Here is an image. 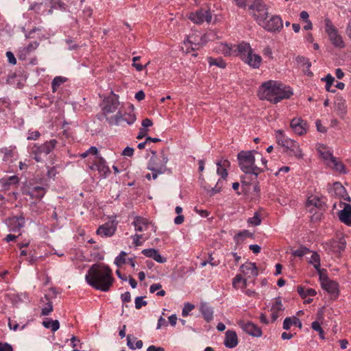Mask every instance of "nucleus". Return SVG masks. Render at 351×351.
Wrapping results in <instances>:
<instances>
[{
  "label": "nucleus",
  "instance_id": "a211bd4d",
  "mask_svg": "<svg viewBox=\"0 0 351 351\" xmlns=\"http://www.w3.org/2000/svg\"><path fill=\"white\" fill-rule=\"evenodd\" d=\"M104 101L105 106L103 108V112L105 114L115 112L119 106L118 99L114 97L108 98Z\"/></svg>",
  "mask_w": 351,
  "mask_h": 351
},
{
  "label": "nucleus",
  "instance_id": "c85d7f7f",
  "mask_svg": "<svg viewBox=\"0 0 351 351\" xmlns=\"http://www.w3.org/2000/svg\"><path fill=\"white\" fill-rule=\"evenodd\" d=\"M295 60L300 66H306V70H305L304 72L307 75L311 76L313 75V73L309 70L310 67L311 66V63L308 58L304 56H298Z\"/></svg>",
  "mask_w": 351,
  "mask_h": 351
},
{
  "label": "nucleus",
  "instance_id": "423d86ee",
  "mask_svg": "<svg viewBox=\"0 0 351 351\" xmlns=\"http://www.w3.org/2000/svg\"><path fill=\"white\" fill-rule=\"evenodd\" d=\"M168 157L165 154L164 149L160 152V157H151L148 163L147 169L151 171H158L159 173H171L170 169L167 167L168 162Z\"/></svg>",
  "mask_w": 351,
  "mask_h": 351
},
{
  "label": "nucleus",
  "instance_id": "ddd939ff",
  "mask_svg": "<svg viewBox=\"0 0 351 351\" xmlns=\"http://www.w3.org/2000/svg\"><path fill=\"white\" fill-rule=\"evenodd\" d=\"M263 26L268 32L280 31L282 27V21L279 16H273L269 20L265 21L262 24Z\"/></svg>",
  "mask_w": 351,
  "mask_h": 351
},
{
  "label": "nucleus",
  "instance_id": "f704fd0d",
  "mask_svg": "<svg viewBox=\"0 0 351 351\" xmlns=\"http://www.w3.org/2000/svg\"><path fill=\"white\" fill-rule=\"evenodd\" d=\"M221 180L219 179L214 187L210 186H204V189L208 192L210 196H213L216 193H218L221 190Z\"/></svg>",
  "mask_w": 351,
  "mask_h": 351
},
{
  "label": "nucleus",
  "instance_id": "b1692460",
  "mask_svg": "<svg viewBox=\"0 0 351 351\" xmlns=\"http://www.w3.org/2000/svg\"><path fill=\"white\" fill-rule=\"evenodd\" d=\"M241 271L245 274L248 275L249 277H256L258 276V269L254 263H245L240 267Z\"/></svg>",
  "mask_w": 351,
  "mask_h": 351
},
{
  "label": "nucleus",
  "instance_id": "39448f33",
  "mask_svg": "<svg viewBox=\"0 0 351 351\" xmlns=\"http://www.w3.org/2000/svg\"><path fill=\"white\" fill-rule=\"evenodd\" d=\"M248 9L258 24H262L268 17V8L262 0H254Z\"/></svg>",
  "mask_w": 351,
  "mask_h": 351
},
{
  "label": "nucleus",
  "instance_id": "58836bf2",
  "mask_svg": "<svg viewBox=\"0 0 351 351\" xmlns=\"http://www.w3.org/2000/svg\"><path fill=\"white\" fill-rule=\"evenodd\" d=\"M253 234L247 230L239 232L234 236V240L237 243L243 241L246 237H252Z\"/></svg>",
  "mask_w": 351,
  "mask_h": 351
},
{
  "label": "nucleus",
  "instance_id": "79ce46f5",
  "mask_svg": "<svg viewBox=\"0 0 351 351\" xmlns=\"http://www.w3.org/2000/svg\"><path fill=\"white\" fill-rule=\"evenodd\" d=\"M310 252H311V250L308 248H307L306 247H304V246H301L300 248L294 250L292 252V254L294 256L302 257L303 256H304L307 254H309Z\"/></svg>",
  "mask_w": 351,
  "mask_h": 351
},
{
  "label": "nucleus",
  "instance_id": "6ab92c4d",
  "mask_svg": "<svg viewBox=\"0 0 351 351\" xmlns=\"http://www.w3.org/2000/svg\"><path fill=\"white\" fill-rule=\"evenodd\" d=\"M223 343L228 348L236 347L238 344V337L236 332L230 330H227Z\"/></svg>",
  "mask_w": 351,
  "mask_h": 351
},
{
  "label": "nucleus",
  "instance_id": "5701e85b",
  "mask_svg": "<svg viewBox=\"0 0 351 351\" xmlns=\"http://www.w3.org/2000/svg\"><path fill=\"white\" fill-rule=\"evenodd\" d=\"M141 253L147 257L152 258L160 263H164L167 261L166 258L162 256L158 251L154 248L143 250Z\"/></svg>",
  "mask_w": 351,
  "mask_h": 351
},
{
  "label": "nucleus",
  "instance_id": "052dcab7",
  "mask_svg": "<svg viewBox=\"0 0 351 351\" xmlns=\"http://www.w3.org/2000/svg\"><path fill=\"white\" fill-rule=\"evenodd\" d=\"M40 136L38 131L29 132L27 140H36Z\"/></svg>",
  "mask_w": 351,
  "mask_h": 351
},
{
  "label": "nucleus",
  "instance_id": "e433bc0d",
  "mask_svg": "<svg viewBox=\"0 0 351 351\" xmlns=\"http://www.w3.org/2000/svg\"><path fill=\"white\" fill-rule=\"evenodd\" d=\"M208 63L210 66L215 65L221 69L226 66V63L221 58H213L210 57L208 58Z\"/></svg>",
  "mask_w": 351,
  "mask_h": 351
},
{
  "label": "nucleus",
  "instance_id": "a18cd8bd",
  "mask_svg": "<svg viewBox=\"0 0 351 351\" xmlns=\"http://www.w3.org/2000/svg\"><path fill=\"white\" fill-rule=\"evenodd\" d=\"M13 220L15 223V227L13 228L14 231L19 230L25 225V218L22 215L15 217Z\"/></svg>",
  "mask_w": 351,
  "mask_h": 351
},
{
  "label": "nucleus",
  "instance_id": "4be33fe9",
  "mask_svg": "<svg viewBox=\"0 0 351 351\" xmlns=\"http://www.w3.org/2000/svg\"><path fill=\"white\" fill-rule=\"evenodd\" d=\"M217 166V173L221 178L225 180L228 176L227 169L230 166V162L227 159H221L216 162Z\"/></svg>",
  "mask_w": 351,
  "mask_h": 351
},
{
  "label": "nucleus",
  "instance_id": "9d476101",
  "mask_svg": "<svg viewBox=\"0 0 351 351\" xmlns=\"http://www.w3.org/2000/svg\"><path fill=\"white\" fill-rule=\"evenodd\" d=\"M136 115L133 112L122 114L118 112L114 116L110 118H106L110 125H121L123 121L126 122L128 125L133 124L136 121Z\"/></svg>",
  "mask_w": 351,
  "mask_h": 351
},
{
  "label": "nucleus",
  "instance_id": "de8ad7c7",
  "mask_svg": "<svg viewBox=\"0 0 351 351\" xmlns=\"http://www.w3.org/2000/svg\"><path fill=\"white\" fill-rule=\"evenodd\" d=\"M247 222L249 224L256 226L261 224V219L258 213H255L252 217H250L247 219Z\"/></svg>",
  "mask_w": 351,
  "mask_h": 351
},
{
  "label": "nucleus",
  "instance_id": "c03bdc74",
  "mask_svg": "<svg viewBox=\"0 0 351 351\" xmlns=\"http://www.w3.org/2000/svg\"><path fill=\"white\" fill-rule=\"evenodd\" d=\"M326 82V89L327 91L335 93V90L330 89L331 86L332 85L335 78L330 74H328L326 77L322 79Z\"/></svg>",
  "mask_w": 351,
  "mask_h": 351
},
{
  "label": "nucleus",
  "instance_id": "bb28decb",
  "mask_svg": "<svg viewBox=\"0 0 351 351\" xmlns=\"http://www.w3.org/2000/svg\"><path fill=\"white\" fill-rule=\"evenodd\" d=\"M199 311L207 322H210L213 319V308L208 303L202 302L199 306Z\"/></svg>",
  "mask_w": 351,
  "mask_h": 351
},
{
  "label": "nucleus",
  "instance_id": "37998d69",
  "mask_svg": "<svg viewBox=\"0 0 351 351\" xmlns=\"http://www.w3.org/2000/svg\"><path fill=\"white\" fill-rule=\"evenodd\" d=\"M64 82V78L61 76H57L54 77L51 82L52 91L56 92L57 88L60 86V84H62Z\"/></svg>",
  "mask_w": 351,
  "mask_h": 351
},
{
  "label": "nucleus",
  "instance_id": "0eeeda50",
  "mask_svg": "<svg viewBox=\"0 0 351 351\" xmlns=\"http://www.w3.org/2000/svg\"><path fill=\"white\" fill-rule=\"evenodd\" d=\"M325 32L328 36L329 40L332 44L337 48H343L345 47L342 36L339 34L338 29L334 26L332 21L328 18L324 19Z\"/></svg>",
  "mask_w": 351,
  "mask_h": 351
},
{
  "label": "nucleus",
  "instance_id": "cd10ccee",
  "mask_svg": "<svg viewBox=\"0 0 351 351\" xmlns=\"http://www.w3.org/2000/svg\"><path fill=\"white\" fill-rule=\"evenodd\" d=\"M135 230L138 232L144 231L147 227L146 219L141 217H136L132 222Z\"/></svg>",
  "mask_w": 351,
  "mask_h": 351
},
{
  "label": "nucleus",
  "instance_id": "2eb2a0df",
  "mask_svg": "<svg viewBox=\"0 0 351 351\" xmlns=\"http://www.w3.org/2000/svg\"><path fill=\"white\" fill-rule=\"evenodd\" d=\"M239 325L246 333L251 336L259 337L262 335L261 329L252 322L240 321Z\"/></svg>",
  "mask_w": 351,
  "mask_h": 351
},
{
  "label": "nucleus",
  "instance_id": "49530a36",
  "mask_svg": "<svg viewBox=\"0 0 351 351\" xmlns=\"http://www.w3.org/2000/svg\"><path fill=\"white\" fill-rule=\"evenodd\" d=\"M51 4L52 9H55V10L59 9L62 11H66V5L64 2H62L60 0L51 1Z\"/></svg>",
  "mask_w": 351,
  "mask_h": 351
},
{
  "label": "nucleus",
  "instance_id": "7c9ffc66",
  "mask_svg": "<svg viewBox=\"0 0 351 351\" xmlns=\"http://www.w3.org/2000/svg\"><path fill=\"white\" fill-rule=\"evenodd\" d=\"M97 160L96 162L97 169L104 175H106L107 173L110 172L109 167L106 165L105 160L101 156H97Z\"/></svg>",
  "mask_w": 351,
  "mask_h": 351
},
{
  "label": "nucleus",
  "instance_id": "13d9d810",
  "mask_svg": "<svg viewBox=\"0 0 351 351\" xmlns=\"http://www.w3.org/2000/svg\"><path fill=\"white\" fill-rule=\"evenodd\" d=\"M0 351H13V348L8 343L0 341Z\"/></svg>",
  "mask_w": 351,
  "mask_h": 351
},
{
  "label": "nucleus",
  "instance_id": "09e8293b",
  "mask_svg": "<svg viewBox=\"0 0 351 351\" xmlns=\"http://www.w3.org/2000/svg\"><path fill=\"white\" fill-rule=\"evenodd\" d=\"M125 256H126V253L124 251L121 252L119 255L116 257V258L114 260V264L118 267H120L121 265L125 264Z\"/></svg>",
  "mask_w": 351,
  "mask_h": 351
},
{
  "label": "nucleus",
  "instance_id": "69168bd1",
  "mask_svg": "<svg viewBox=\"0 0 351 351\" xmlns=\"http://www.w3.org/2000/svg\"><path fill=\"white\" fill-rule=\"evenodd\" d=\"M122 154L125 156H132L134 154V149L130 147H126L123 152Z\"/></svg>",
  "mask_w": 351,
  "mask_h": 351
},
{
  "label": "nucleus",
  "instance_id": "20e7f679",
  "mask_svg": "<svg viewBox=\"0 0 351 351\" xmlns=\"http://www.w3.org/2000/svg\"><path fill=\"white\" fill-rule=\"evenodd\" d=\"M276 143L278 145L284 148V152L290 156H295L298 159L303 158V153L298 143L287 137L283 131L278 130L276 131Z\"/></svg>",
  "mask_w": 351,
  "mask_h": 351
},
{
  "label": "nucleus",
  "instance_id": "774afa93",
  "mask_svg": "<svg viewBox=\"0 0 351 351\" xmlns=\"http://www.w3.org/2000/svg\"><path fill=\"white\" fill-rule=\"evenodd\" d=\"M147 351H165V349L162 347H156L152 345L147 348Z\"/></svg>",
  "mask_w": 351,
  "mask_h": 351
},
{
  "label": "nucleus",
  "instance_id": "a19ab883",
  "mask_svg": "<svg viewBox=\"0 0 351 351\" xmlns=\"http://www.w3.org/2000/svg\"><path fill=\"white\" fill-rule=\"evenodd\" d=\"M19 179L16 176H10L5 182H3V186L5 189H8L10 185H16L19 183Z\"/></svg>",
  "mask_w": 351,
  "mask_h": 351
},
{
  "label": "nucleus",
  "instance_id": "6e6d98bb",
  "mask_svg": "<svg viewBox=\"0 0 351 351\" xmlns=\"http://www.w3.org/2000/svg\"><path fill=\"white\" fill-rule=\"evenodd\" d=\"M1 152L4 154V160H8L10 158L13 157V150L9 148H2Z\"/></svg>",
  "mask_w": 351,
  "mask_h": 351
},
{
  "label": "nucleus",
  "instance_id": "3c124183",
  "mask_svg": "<svg viewBox=\"0 0 351 351\" xmlns=\"http://www.w3.org/2000/svg\"><path fill=\"white\" fill-rule=\"evenodd\" d=\"M144 297L138 296L135 298V308L140 309L142 306L147 304V301L143 300Z\"/></svg>",
  "mask_w": 351,
  "mask_h": 351
},
{
  "label": "nucleus",
  "instance_id": "7ed1b4c3",
  "mask_svg": "<svg viewBox=\"0 0 351 351\" xmlns=\"http://www.w3.org/2000/svg\"><path fill=\"white\" fill-rule=\"evenodd\" d=\"M254 150L241 151L237 154L239 166L245 175L254 176L251 180H256L264 170L255 165Z\"/></svg>",
  "mask_w": 351,
  "mask_h": 351
},
{
  "label": "nucleus",
  "instance_id": "ea45409f",
  "mask_svg": "<svg viewBox=\"0 0 351 351\" xmlns=\"http://www.w3.org/2000/svg\"><path fill=\"white\" fill-rule=\"evenodd\" d=\"M44 298L47 300L48 302L47 303V306L42 308L41 315H48L51 312L53 311V305L47 295H45Z\"/></svg>",
  "mask_w": 351,
  "mask_h": 351
},
{
  "label": "nucleus",
  "instance_id": "4c0bfd02",
  "mask_svg": "<svg viewBox=\"0 0 351 351\" xmlns=\"http://www.w3.org/2000/svg\"><path fill=\"white\" fill-rule=\"evenodd\" d=\"M346 242L343 238L339 239V241H334L332 247L334 250L341 252L343 251L346 248Z\"/></svg>",
  "mask_w": 351,
  "mask_h": 351
},
{
  "label": "nucleus",
  "instance_id": "1a4fd4ad",
  "mask_svg": "<svg viewBox=\"0 0 351 351\" xmlns=\"http://www.w3.org/2000/svg\"><path fill=\"white\" fill-rule=\"evenodd\" d=\"M319 280L322 288L328 292L332 299H336L339 296L338 283L330 280L324 273L320 274Z\"/></svg>",
  "mask_w": 351,
  "mask_h": 351
},
{
  "label": "nucleus",
  "instance_id": "8fccbe9b",
  "mask_svg": "<svg viewBox=\"0 0 351 351\" xmlns=\"http://www.w3.org/2000/svg\"><path fill=\"white\" fill-rule=\"evenodd\" d=\"M195 308V306L191 303H186L182 311V315L183 317L187 316L189 313Z\"/></svg>",
  "mask_w": 351,
  "mask_h": 351
},
{
  "label": "nucleus",
  "instance_id": "603ef678",
  "mask_svg": "<svg viewBox=\"0 0 351 351\" xmlns=\"http://www.w3.org/2000/svg\"><path fill=\"white\" fill-rule=\"evenodd\" d=\"M311 327L313 330H315V331H317L319 332L321 338H322V339L324 338V330H323L322 328L321 327L320 324L318 322H317V321L313 322L312 323Z\"/></svg>",
  "mask_w": 351,
  "mask_h": 351
},
{
  "label": "nucleus",
  "instance_id": "5fc2aeb1",
  "mask_svg": "<svg viewBox=\"0 0 351 351\" xmlns=\"http://www.w3.org/2000/svg\"><path fill=\"white\" fill-rule=\"evenodd\" d=\"M140 60V56H135L132 58V62H133V66L135 67V69H136V71H141L144 67H145L148 64H146L145 66H143L141 64H136V62Z\"/></svg>",
  "mask_w": 351,
  "mask_h": 351
},
{
  "label": "nucleus",
  "instance_id": "a878e982",
  "mask_svg": "<svg viewBox=\"0 0 351 351\" xmlns=\"http://www.w3.org/2000/svg\"><path fill=\"white\" fill-rule=\"evenodd\" d=\"M237 51L238 56L240 57L241 60H243L245 57L246 58L248 56H250L253 52V49L251 48L250 44L245 42H242L237 45Z\"/></svg>",
  "mask_w": 351,
  "mask_h": 351
},
{
  "label": "nucleus",
  "instance_id": "412c9836",
  "mask_svg": "<svg viewBox=\"0 0 351 351\" xmlns=\"http://www.w3.org/2000/svg\"><path fill=\"white\" fill-rule=\"evenodd\" d=\"M284 311V307L282 304V299L278 297L275 299L274 303L271 306V321L275 322L280 316V313Z\"/></svg>",
  "mask_w": 351,
  "mask_h": 351
},
{
  "label": "nucleus",
  "instance_id": "e2e57ef3",
  "mask_svg": "<svg viewBox=\"0 0 351 351\" xmlns=\"http://www.w3.org/2000/svg\"><path fill=\"white\" fill-rule=\"evenodd\" d=\"M6 56L8 58V62L12 64H16V59L14 57V54L11 51H7L6 52Z\"/></svg>",
  "mask_w": 351,
  "mask_h": 351
},
{
  "label": "nucleus",
  "instance_id": "4468645a",
  "mask_svg": "<svg viewBox=\"0 0 351 351\" xmlns=\"http://www.w3.org/2000/svg\"><path fill=\"white\" fill-rule=\"evenodd\" d=\"M329 193L331 196L343 198L347 202H350L351 201L345 187L339 182H336L333 184L332 186L329 189Z\"/></svg>",
  "mask_w": 351,
  "mask_h": 351
},
{
  "label": "nucleus",
  "instance_id": "473e14b6",
  "mask_svg": "<svg viewBox=\"0 0 351 351\" xmlns=\"http://www.w3.org/2000/svg\"><path fill=\"white\" fill-rule=\"evenodd\" d=\"M43 325L46 328H49L52 332L57 331L60 328V323L58 320H53L51 319H47L43 322Z\"/></svg>",
  "mask_w": 351,
  "mask_h": 351
},
{
  "label": "nucleus",
  "instance_id": "f257e3e1",
  "mask_svg": "<svg viewBox=\"0 0 351 351\" xmlns=\"http://www.w3.org/2000/svg\"><path fill=\"white\" fill-rule=\"evenodd\" d=\"M85 279L90 286L104 292L110 290L114 281L112 269L102 263L93 265L88 269Z\"/></svg>",
  "mask_w": 351,
  "mask_h": 351
},
{
  "label": "nucleus",
  "instance_id": "72a5a7b5",
  "mask_svg": "<svg viewBox=\"0 0 351 351\" xmlns=\"http://www.w3.org/2000/svg\"><path fill=\"white\" fill-rule=\"evenodd\" d=\"M323 202L321 201L317 197L312 196L308 197L306 202V206H313V208H322L323 207Z\"/></svg>",
  "mask_w": 351,
  "mask_h": 351
},
{
  "label": "nucleus",
  "instance_id": "338daca9",
  "mask_svg": "<svg viewBox=\"0 0 351 351\" xmlns=\"http://www.w3.org/2000/svg\"><path fill=\"white\" fill-rule=\"evenodd\" d=\"M321 154L323 157L324 159L326 160H330V162L332 161V158H335V157L332 156V154L331 153H330L329 152H321Z\"/></svg>",
  "mask_w": 351,
  "mask_h": 351
},
{
  "label": "nucleus",
  "instance_id": "bf43d9fd",
  "mask_svg": "<svg viewBox=\"0 0 351 351\" xmlns=\"http://www.w3.org/2000/svg\"><path fill=\"white\" fill-rule=\"evenodd\" d=\"M133 239V243L135 246H140L142 245L141 239L143 238L142 234H135L132 237Z\"/></svg>",
  "mask_w": 351,
  "mask_h": 351
},
{
  "label": "nucleus",
  "instance_id": "f3484780",
  "mask_svg": "<svg viewBox=\"0 0 351 351\" xmlns=\"http://www.w3.org/2000/svg\"><path fill=\"white\" fill-rule=\"evenodd\" d=\"M291 128L298 135H303L306 132V123L301 118H294L291 121Z\"/></svg>",
  "mask_w": 351,
  "mask_h": 351
},
{
  "label": "nucleus",
  "instance_id": "864d4df0",
  "mask_svg": "<svg viewBox=\"0 0 351 351\" xmlns=\"http://www.w3.org/2000/svg\"><path fill=\"white\" fill-rule=\"evenodd\" d=\"M243 282V286L245 287L247 285V280L246 279H243L241 274H237L232 280V285L236 287L237 284Z\"/></svg>",
  "mask_w": 351,
  "mask_h": 351
},
{
  "label": "nucleus",
  "instance_id": "9b49d317",
  "mask_svg": "<svg viewBox=\"0 0 351 351\" xmlns=\"http://www.w3.org/2000/svg\"><path fill=\"white\" fill-rule=\"evenodd\" d=\"M189 18L196 24H202L204 22L209 23L212 19V14L210 10L201 8L191 13Z\"/></svg>",
  "mask_w": 351,
  "mask_h": 351
},
{
  "label": "nucleus",
  "instance_id": "c756f323",
  "mask_svg": "<svg viewBox=\"0 0 351 351\" xmlns=\"http://www.w3.org/2000/svg\"><path fill=\"white\" fill-rule=\"evenodd\" d=\"M309 262L313 265L314 268L318 272L319 276H320V274H324V272L326 271L324 269H320V258L319 255L317 252H315L312 254Z\"/></svg>",
  "mask_w": 351,
  "mask_h": 351
},
{
  "label": "nucleus",
  "instance_id": "dca6fc26",
  "mask_svg": "<svg viewBox=\"0 0 351 351\" xmlns=\"http://www.w3.org/2000/svg\"><path fill=\"white\" fill-rule=\"evenodd\" d=\"M23 193L29 195L32 199L40 200L46 193V189L43 186H36L29 187Z\"/></svg>",
  "mask_w": 351,
  "mask_h": 351
},
{
  "label": "nucleus",
  "instance_id": "c9c22d12",
  "mask_svg": "<svg viewBox=\"0 0 351 351\" xmlns=\"http://www.w3.org/2000/svg\"><path fill=\"white\" fill-rule=\"evenodd\" d=\"M331 163L333 165V169H335L337 171L343 174L346 173L345 165L343 164L341 161L338 160L337 158H332V161L331 162Z\"/></svg>",
  "mask_w": 351,
  "mask_h": 351
},
{
  "label": "nucleus",
  "instance_id": "f8f14e48",
  "mask_svg": "<svg viewBox=\"0 0 351 351\" xmlns=\"http://www.w3.org/2000/svg\"><path fill=\"white\" fill-rule=\"evenodd\" d=\"M117 221L115 220L108 221L100 226L97 228L96 233L101 237H112L117 230Z\"/></svg>",
  "mask_w": 351,
  "mask_h": 351
},
{
  "label": "nucleus",
  "instance_id": "0e129e2a",
  "mask_svg": "<svg viewBox=\"0 0 351 351\" xmlns=\"http://www.w3.org/2000/svg\"><path fill=\"white\" fill-rule=\"evenodd\" d=\"M121 298L122 300V302L124 303L130 302V300H131L130 293L129 291L125 292L124 293L121 294Z\"/></svg>",
  "mask_w": 351,
  "mask_h": 351
},
{
  "label": "nucleus",
  "instance_id": "4d7b16f0",
  "mask_svg": "<svg viewBox=\"0 0 351 351\" xmlns=\"http://www.w3.org/2000/svg\"><path fill=\"white\" fill-rule=\"evenodd\" d=\"M39 45V43L36 41L30 43L26 47H25V52L29 53L34 50H35Z\"/></svg>",
  "mask_w": 351,
  "mask_h": 351
},
{
  "label": "nucleus",
  "instance_id": "f03ea898",
  "mask_svg": "<svg viewBox=\"0 0 351 351\" xmlns=\"http://www.w3.org/2000/svg\"><path fill=\"white\" fill-rule=\"evenodd\" d=\"M292 95L290 87L272 80L264 82L258 93L261 99L267 100L275 104L282 99L290 98Z\"/></svg>",
  "mask_w": 351,
  "mask_h": 351
},
{
  "label": "nucleus",
  "instance_id": "393cba45",
  "mask_svg": "<svg viewBox=\"0 0 351 351\" xmlns=\"http://www.w3.org/2000/svg\"><path fill=\"white\" fill-rule=\"evenodd\" d=\"M242 61L253 69H258L262 62V58L259 55L252 52L250 56L246 58L245 57Z\"/></svg>",
  "mask_w": 351,
  "mask_h": 351
},
{
  "label": "nucleus",
  "instance_id": "aec40b11",
  "mask_svg": "<svg viewBox=\"0 0 351 351\" xmlns=\"http://www.w3.org/2000/svg\"><path fill=\"white\" fill-rule=\"evenodd\" d=\"M339 220L347 226H351V205L345 204L343 210H340L338 214Z\"/></svg>",
  "mask_w": 351,
  "mask_h": 351
},
{
  "label": "nucleus",
  "instance_id": "6e6552de",
  "mask_svg": "<svg viewBox=\"0 0 351 351\" xmlns=\"http://www.w3.org/2000/svg\"><path fill=\"white\" fill-rule=\"evenodd\" d=\"M57 143L56 139H51L40 145L34 144L32 147V154L34 155V160L36 162H40L42 160L41 155L49 154L55 148Z\"/></svg>",
  "mask_w": 351,
  "mask_h": 351
},
{
  "label": "nucleus",
  "instance_id": "680f3d73",
  "mask_svg": "<svg viewBox=\"0 0 351 351\" xmlns=\"http://www.w3.org/2000/svg\"><path fill=\"white\" fill-rule=\"evenodd\" d=\"M292 326V318L286 317L283 322V328L285 330H289Z\"/></svg>",
  "mask_w": 351,
  "mask_h": 351
},
{
  "label": "nucleus",
  "instance_id": "2f4dec72",
  "mask_svg": "<svg viewBox=\"0 0 351 351\" xmlns=\"http://www.w3.org/2000/svg\"><path fill=\"white\" fill-rule=\"evenodd\" d=\"M297 291L302 299H306L307 296H315L317 294V292L314 289L309 288L304 289L302 286H298Z\"/></svg>",
  "mask_w": 351,
  "mask_h": 351
}]
</instances>
